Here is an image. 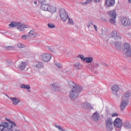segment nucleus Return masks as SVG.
Listing matches in <instances>:
<instances>
[{
  "label": "nucleus",
  "mask_w": 131,
  "mask_h": 131,
  "mask_svg": "<svg viewBox=\"0 0 131 131\" xmlns=\"http://www.w3.org/2000/svg\"><path fill=\"white\" fill-rule=\"evenodd\" d=\"M124 125L125 127H126L127 128H130V124L128 123H125Z\"/></svg>",
  "instance_id": "nucleus-41"
},
{
  "label": "nucleus",
  "mask_w": 131,
  "mask_h": 131,
  "mask_svg": "<svg viewBox=\"0 0 131 131\" xmlns=\"http://www.w3.org/2000/svg\"><path fill=\"white\" fill-rule=\"evenodd\" d=\"M125 54L127 57H131V48L128 50L127 51L125 52Z\"/></svg>",
  "instance_id": "nucleus-35"
},
{
  "label": "nucleus",
  "mask_w": 131,
  "mask_h": 131,
  "mask_svg": "<svg viewBox=\"0 0 131 131\" xmlns=\"http://www.w3.org/2000/svg\"><path fill=\"white\" fill-rule=\"evenodd\" d=\"M26 67V63L23 62L19 64L18 68L20 69V70H24Z\"/></svg>",
  "instance_id": "nucleus-28"
},
{
  "label": "nucleus",
  "mask_w": 131,
  "mask_h": 131,
  "mask_svg": "<svg viewBox=\"0 0 131 131\" xmlns=\"http://www.w3.org/2000/svg\"><path fill=\"white\" fill-rule=\"evenodd\" d=\"M131 96L130 91H126L124 94V97H123L122 102L120 105V109L122 111H123L125 109V107L127 105V99ZM126 98V99H125Z\"/></svg>",
  "instance_id": "nucleus-2"
},
{
  "label": "nucleus",
  "mask_w": 131,
  "mask_h": 131,
  "mask_svg": "<svg viewBox=\"0 0 131 131\" xmlns=\"http://www.w3.org/2000/svg\"><path fill=\"white\" fill-rule=\"evenodd\" d=\"M41 75H43L44 73H41Z\"/></svg>",
  "instance_id": "nucleus-57"
},
{
  "label": "nucleus",
  "mask_w": 131,
  "mask_h": 131,
  "mask_svg": "<svg viewBox=\"0 0 131 131\" xmlns=\"http://www.w3.org/2000/svg\"><path fill=\"white\" fill-rule=\"evenodd\" d=\"M93 0H86L85 2L82 3V5L84 6H88V5H90V4H92L93 3Z\"/></svg>",
  "instance_id": "nucleus-33"
},
{
  "label": "nucleus",
  "mask_w": 131,
  "mask_h": 131,
  "mask_svg": "<svg viewBox=\"0 0 131 131\" xmlns=\"http://www.w3.org/2000/svg\"><path fill=\"white\" fill-rule=\"evenodd\" d=\"M9 99L12 101L13 105H18L20 102V99L18 98L13 97L9 98Z\"/></svg>",
  "instance_id": "nucleus-22"
},
{
  "label": "nucleus",
  "mask_w": 131,
  "mask_h": 131,
  "mask_svg": "<svg viewBox=\"0 0 131 131\" xmlns=\"http://www.w3.org/2000/svg\"><path fill=\"white\" fill-rule=\"evenodd\" d=\"M68 18V24L70 25H74V23L73 22V20L70 18Z\"/></svg>",
  "instance_id": "nucleus-38"
},
{
  "label": "nucleus",
  "mask_w": 131,
  "mask_h": 131,
  "mask_svg": "<svg viewBox=\"0 0 131 131\" xmlns=\"http://www.w3.org/2000/svg\"><path fill=\"white\" fill-rule=\"evenodd\" d=\"M87 27H88V28H90V25H88L87 26Z\"/></svg>",
  "instance_id": "nucleus-56"
},
{
  "label": "nucleus",
  "mask_w": 131,
  "mask_h": 131,
  "mask_svg": "<svg viewBox=\"0 0 131 131\" xmlns=\"http://www.w3.org/2000/svg\"><path fill=\"white\" fill-rule=\"evenodd\" d=\"M48 26L49 28L53 29V28H56V25L53 24V23H49L48 24Z\"/></svg>",
  "instance_id": "nucleus-34"
},
{
  "label": "nucleus",
  "mask_w": 131,
  "mask_h": 131,
  "mask_svg": "<svg viewBox=\"0 0 131 131\" xmlns=\"http://www.w3.org/2000/svg\"><path fill=\"white\" fill-rule=\"evenodd\" d=\"M126 35L128 37H131V33L129 32H128L127 33H126Z\"/></svg>",
  "instance_id": "nucleus-45"
},
{
  "label": "nucleus",
  "mask_w": 131,
  "mask_h": 131,
  "mask_svg": "<svg viewBox=\"0 0 131 131\" xmlns=\"http://www.w3.org/2000/svg\"><path fill=\"white\" fill-rule=\"evenodd\" d=\"M93 26H94V29L96 30V31H98V28H97V26H96V25H94Z\"/></svg>",
  "instance_id": "nucleus-47"
},
{
  "label": "nucleus",
  "mask_w": 131,
  "mask_h": 131,
  "mask_svg": "<svg viewBox=\"0 0 131 131\" xmlns=\"http://www.w3.org/2000/svg\"><path fill=\"white\" fill-rule=\"evenodd\" d=\"M55 64L58 67V68H62V64L59 62H55Z\"/></svg>",
  "instance_id": "nucleus-40"
},
{
  "label": "nucleus",
  "mask_w": 131,
  "mask_h": 131,
  "mask_svg": "<svg viewBox=\"0 0 131 131\" xmlns=\"http://www.w3.org/2000/svg\"><path fill=\"white\" fill-rule=\"evenodd\" d=\"M107 14L111 18L116 19V12H115V10L110 11L107 12Z\"/></svg>",
  "instance_id": "nucleus-20"
},
{
  "label": "nucleus",
  "mask_w": 131,
  "mask_h": 131,
  "mask_svg": "<svg viewBox=\"0 0 131 131\" xmlns=\"http://www.w3.org/2000/svg\"><path fill=\"white\" fill-rule=\"evenodd\" d=\"M94 3H99L101 0H94Z\"/></svg>",
  "instance_id": "nucleus-49"
},
{
  "label": "nucleus",
  "mask_w": 131,
  "mask_h": 131,
  "mask_svg": "<svg viewBox=\"0 0 131 131\" xmlns=\"http://www.w3.org/2000/svg\"><path fill=\"white\" fill-rule=\"evenodd\" d=\"M18 23V22H11L9 25V28H14V27H17Z\"/></svg>",
  "instance_id": "nucleus-27"
},
{
  "label": "nucleus",
  "mask_w": 131,
  "mask_h": 131,
  "mask_svg": "<svg viewBox=\"0 0 131 131\" xmlns=\"http://www.w3.org/2000/svg\"><path fill=\"white\" fill-rule=\"evenodd\" d=\"M52 59V55L50 53H42L41 54V59L43 62H49Z\"/></svg>",
  "instance_id": "nucleus-6"
},
{
  "label": "nucleus",
  "mask_w": 131,
  "mask_h": 131,
  "mask_svg": "<svg viewBox=\"0 0 131 131\" xmlns=\"http://www.w3.org/2000/svg\"><path fill=\"white\" fill-rule=\"evenodd\" d=\"M128 3L131 4V0H128Z\"/></svg>",
  "instance_id": "nucleus-55"
},
{
  "label": "nucleus",
  "mask_w": 131,
  "mask_h": 131,
  "mask_svg": "<svg viewBox=\"0 0 131 131\" xmlns=\"http://www.w3.org/2000/svg\"><path fill=\"white\" fill-rule=\"evenodd\" d=\"M130 48H131L130 45H129V43L127 42L124 43L122 46V50H123V53L125 54Z\"/></svg>",
  "instance_id": "nucleus-16"
},
{
  "label": "nucleus",
  "mask_w": 131,
  "mask_h": 131,
  "mask_svg": "<svg viewBox=\"0 0 131 131\" xmlns=\"http://www.w3.org/2000/svg\"><path fill=\"white\" fill-rule=\"evenodd\" d=\"M55 127H56V128H57L58 129L60 127V125H55Z\"/></svg>",
  "instance_id": "nucleus-50"
},
{
  "label": "nucleus",
  "mask_w": 131,
  "mask_h": 131,
  "mask_svg": "<svg viewBox=\"0 0 131 131\" xmlns=\"http://www.w3.org/2000/svg\"><path fill=\"white\" fill-rule=\"evenodd\" d=\"M68 85H69L70 88H72V89H74V88H80L82 87L80 85H78V84H76L74 82L72 81H70L68 82Z\"/></svg>",
  "instance_id": "nucleus-17"
},
{
  "label": "nucleus",
  "mask_w": 131,
  "mask_h": 131,
  "mask_svg": "<svg viewBox=\"0 0 131 131\" xmlns=\"http://www.w3.org/2000/svg\"><path fill=\"white\" fill-rule=\"evenodd\" d=\"M116 18H111L110 19V20H109L110 23H111V24H113V25H116Z\"/></svg>",
  "instance_id": "nucleus-31"
},
{
  "label": "nucleus",
  "mask_w": 131,
  "mask_h": 131,
  "mask_svg": "<svg viewBox=\"0 0 131 131\" xmlns=\"http://www.w3.org/2000/svg\"><path fill=\"white\" fill-rule=\"evenodd\" d=\"M59 15L62 21H65L68 19V13L64 9L60 10Z\"/></svg>",
  "instance_id": "nucleus-4"
},
{
  "label": "nucleus",
  "mask_w": 131,
  "mask_h": 131,
  "mask_svg": "<svg viewBox=\"0 0 131 131\" xmlns=\"http://www.w3.org/2000/svg\"><path fill=\"white\" fill-rule=\"evenodd\" d=\"M4 127L2 126V124H0V131H3L4 130Z\"/></svg>",
  "instance_id": "nucleus-46"
},
{
  "label": "nucleus",
  "mask_w": 131,
  "mask_h": 131,
  "mask_svg": "<svg viewBox=\"0 0 131 131\" xmlns=\"http://www.w3.org/2000/svg\"><path fill=\"white\" fill-rule=\"evenodd\" d=\"M1 125L3 127V128H9V123L6 122H3L2 123Z\"/></svg>",
  "instance_id": "nucleus-32"
},
{
  "label": "nucleus",
  "mask_w": 131,
  "mask_h": 131,
  "mask_svg": "<svg viewBox=\"0 0 131 131\" xmlns=\"http://www.w3.org/2000/svg\"><path fill=\"white\" fill-rule=\"evenodd\" d=\"M51 89L54 92H61L62 89L59 86L58 83H53L50 84Z\"/></svg>",
  "instance_id": "nucleus-10"
},
{
  "label": "nucleus",
  "mask_w": 131,
  "mask_h": 131,
  "mask_svg": "<svg viewBox=\"0 0 131 131\" xmlns=\"http://www.w3.org/2000/svg\"><path fill=\"white\" fill-rule=\"evenodd\" d=\"M81 106L82 108H84V109H93V108H94V106H93L91 103L88 102L82 103L81 104Z\"/></svg>",
  "instance_id": "nucleus-14"
},
{
  "label": "nucleus",
  "mask_w": 131,
  "mask_h": 131,
  "mask_svg": "<svg viewBox=\"0 0 131 131\" xmlns=\"http://www.w3.org/2000/svg\"><path fill=\"white\" fill-rule=\"evenodd\" d=\"M63 128L61 127H59V128H58V130H61L62 131V129Z\"/></svg>",
  "instance_id": "nucleus-52"
},
{
  "label": "nucleus",
  "mask_w": 131,
  "mask_h": 131,
  "mask_svg": "<svg viewBox=\"0 0 131 131\" xmlns=\"http://www.w3.org/2000/svg\"><path fill=\"white\" fill-rule=\"evenodd\" d=\"M112 91H113V94H115L117 96V92L119 91V86L117 85H114L112 88Z\"/></svg>",
  "instance_id": "nucleus-19"
},
{
  "label": "nucleus",
  "mask_w": 131,
  "mask_h": 131,
  "mask_svg": "<svg viewBox=\"0 0 131 131\" xmlns=\"http://www.w3.org/2000/svg\"><path fill=\"white\" fill-rule=\"evenodd\" d=\"M77 57L79 58V59H81L82 61H84L85 58H84V55L82 54H79Z\"/></svg>",
  "instance_id": "nucleus-36"
},
{
  "label": "nucleus",
  "mask_w": 131,
  "mask_h": 131,
  "mask_svg": "<svg viewBox=\"0 0 131 131\" xmlns=\"http://www.w3.org/2000/svg\"><path fill=\"white\" fill-rule=\"evenodd\" d=\"M6 120L9 122L8 128H7L6 131H13L14 128L17 127V124L15 122L12 121L10 119H6Z\"/></svg>",
  "instance_id": "nucleus-7"
},
{
  "label": "nucleus",
  "mask_w": 131,
  "mask_h": 131,
  "mask_svg": "<svg viewBox=\"0 0 131 131\" xmlns=\"http://www.w3.org/2000/svg\"><path fill=\"white\" fill-rule=\"evenodd\" d=\"M57 11V9H56V7L52 6V5H49L48 6V9L47 10L48 12H50V13H56Z\"/></svg>",
  "instance_id": "nucleus-21"
},
{
  "label": "nucleus",
  "mask_w": 131,
  "mask_h": 131,
  "mask_svg": "<svg viewBox=\"0 0 131 131\" xmlns=\"http://www.w3.org/2000/svg\"><path fill=\"white\" fill-rule=\"evenodd\" d=\"M38 3L41 5H43L47 3V0H38Z\"/></svg>",
  "instance_id": "nucleus-39"
},
{
  "label": "nucleus",
  "mask_w": 131,
  "mask_h": 131,
  "mask_svg": "<svg viewBox=\"0 0 131 131\" xmlns=\"http://www.w3.org/2000/svg\"><path fill=\"white\" fill-rule=\"evenodd\" d=\"M55 127H56V128H57L58 129L60 127V125H55Z\"/></svg>",
  "instance_id": "nucleus-51"
},
{
  "label": "nucleus",
  "mask_w": 131,
  "mask_h": 131,
  "mask_svg": "<svg viewBox=\"0 0 131 131\" xmlns=\"http://www.w3.org/2000/svg\"><path fill=\"white\" fill-rule=\"evenodd\" d=\"M48 49H49V50H50V51H53V50H52V48H51V47H48Z\"/></svg>",
  "instance_id": "nucleus-53"
},
{
  "label": "nucleus",
  "mask_w": 131,
  "mask_h": 131,
  "mask_svg": "<svg viewBox=\"0 0 131 131\" xmlns=\"http://www.w3.org/2000/svg\"><path fill=\"white\" fill-rule=\"evenodd\" d=\"M7 50H13V47L12 46H7L5 47Z\"/></svg>",
  "instance_id": "nucleus-44"
},
{
  "label": "nucleus",
  "mask_w": 131,
  "mask_h": 131,
  "mask_svg": "<svg viewBox=\"0 0 131 131\" xmlns=\"http://www.w3.org/2000/svg\"><path fill=\"white\" fill-rule=\"evenodd\" d=\"M34 4H35V5L36 6V5H37V1H35Z\"/></svg>",
  "instance_id": "nucleus-54"
},
{
  "label": "nucleus",
  "mask_w": 131,
  "mask_h": 131,
  "mask_svg": "<svg viewBox=\"0 0 131 131\" xmlns=\"http://www.w3.org/2000/svg\"><path fill=\"white\" fill-rule=\"evenodd\" d=\"M21 38L22 39H24V40H25V39H27V38H28V36L26 35H24L21 36Z\"/></svg>",
  "instance_id": "nucleus-43"
},
{
  "label": "nucleus",
  "mask_w": 131,
  "mask_h": 131,
  "mask_svg": "<svg viewBox=\"0 0 131 131\" xmlns=\"http://www.w3.org/2000/svg\"><path fill=\"white\" fill-rule=\"evenodd\" d=\"M17 47L19 48V49H24V48H25V45L22 43H18Z\"/></svg>",
  "instance_id": "nucleus-37"
},
{
  "label": "nucleus",
  "mask_w": 131,
  "mask_h": 131,
  "mask_svg": "<svg viewBox=\"0 0 131 131\" xmlns=\"http://www.w3.org/2000/svg\"><path fill=\"white\" fill-rule=\"evenodd\" d=\"M91 24H92V25H94V24H93V23H92Z\"/></svg>",
  "instance_id": "nucleus-58"
},
{
  "label": "nucleus",
  "mask_w": 131,
  "mask_h": 131,
  "mask_svg": "<svg viewBox=\"0 0 131 131\" xmlns=\"http://www.w3.org/2000/svg\"><path fill=\"white\" fill-rule=\"evenodd\" d=\"M34 67L36 69H42L45 68V64L41 62H37Z\"/></svg>",
  "instance_id": "nucleus-18"
},
{
  "label": "nucleus",
  "mask_w": 131,
  "mask_h": 131,
  "mask_svg": "<svg viewBox=\"0 0 131 131\" xmlns=\"http://www.w3.org/2000/svg\"><path fill=\"white\" fill-rule=\"evenodd\" d=\"M103 66H104L105 67H108V64L106 63H102Z\"/></svg>",
  "instance_id": "nucleus-48"
},
{
  "label": "nucleus",
  "mask_w": 131,
  "mask_h": 131,
  "mask_svg": "<svg viewBox=\"0 0 131 131\" xmlns=\"http://www.w3.org/2000/svg\"><path fill=\"white\" fill-rule=\"evenodd\" d=\"M37 35H38V33L34 30H31L27 34L28 38L31 37H32V38H35Z\"/></svg>",
  "instance_id": "nucleus-11"
},
{
  "label": "nucleus",
  "mask_w": 131,
  "mask_h": 131,
  "mask_svg": "<svg viewBox=\"0 0 131 131\" xmlns=\"http://www.w3.org/2000/svg\"><path fill=\"white\" fill-rule=\"evenodd\" d=\"M106 129L108 131H111L114 127L113 120L111 118H108L105 120Z\"/></svg>",
  "instance_id": "nucleus-3"
},
{
  "label": "nucleus",
  "mask_w": 131,
  "mask_h": 131,
  "mask_svg": "<svg viewBox=\"0 0 131 131\" xmlns=\"http://www.w3.org/2000/svg\"><path fill=\"white\" fill-rule=\"evenodd\" d=\"M50 5L47 4V3H44L43 4H41V9L42 11H48V9L49 8V6Z\"/></svg>",
  "instance_id": "nucleus-25"
},
{
  "label": "nucleus",
  "mask_w": 131,
  "mask_h": 131,
  "mask_svg": "<svg viewBox=\"0 0 131 131\" xmlns=\"http://www.w3.org/2000/svg\"><path fill=\"white\" fill-rule=\"evenodd\" d=\"M91 118L93 121H99V120L101 119V117L100 116V114H99V113H98V112L96 111V112L93 114Z\"/></svg>",
  "instance_id": "nucleus-12"
},
{
  "label": "nucleus",
  "mask_w": 131,
  "mask_h": 131,
  "mask_svg": "<svg viewBox=\"0 0 131 131\" xmlns=\"http://www.w3.org/2000/svg\"><path fill=\"white\" fill-rule=\"evenodd\" d=\"M105 5L106 7L111 8V7H114L115 5V0H106Z\"/></svg>",
  "instance_id": "nucleus-15"
},
{
  "label": "nucleus",
  "mask_w": 131,
  "mask_h": 131,
  "mask_svg": "<svg viewBox=\"0 0 131 131\" xmlns=\"http://www.w3.org/2000/svg\"><path fill=\"white\" fill-rule=\"evenodd\" d=\"M120 22L125 27H127V26L130 25V19L128 17H122L120 19Z\"/></svg>",
  "instance_id": "nucleus-5"
},
{
  "label": "nucleus",
  "mask_w": 131,
  "mask_h": 131,
  "mask_svg": "<svg viewBox=\"0 0 131 131\" xmlns=\"http://www.w3.org/2000/svg\"><path fill=\"white\" fill-rule=\"evenodd\" d=\"M84 61L86 63H92L93 62V57H86Z\"/></svg>",
  "instance_id": "nucleus-29"
},
{
  "label": "nucleus",
  "mask_w": 131,
  "mask_h": 131,
  "mask_svg": "<svg viewBox=\"0 0 131 131\" xmlns=\"http://www.w3.org/2000/svg\"><path fill=\"white\" fill-rule=\"evenodd\" d=\"M114 125L118 128L121 127L122 126V120L119 118H117L114 121Z\"/></svg>",
  "instance_id": "nucleus-13"
},
{
  "label": "nucleus",
  "mask_w": 131,
  "mask_h": 131,
  "mask_svg": "<svg viewBox=\"0 0 131 131\" xmlns=\"http://www.w3.org/2000/svg\"><path fill=\"white\" fill-rule=\"evenodd\" d=\"M74 67L77 70H79L82 68V64L77 62L74 63Z\"/></svg>",
  "instance_id": "nucleus-26"
},
{
  "label": "nucleus",
  "mask_w": 131,
  "mask_h": 131,
  "mask_svg": "<svg viewBox=\"0 0 131 131\" xmlns=\"http://www.w3.org/2000/svg\"><path fill=\"white\" fill-rule=\"evenodd\" d=\"M30 27L29 25L19 22L18 23L17 30H19V31L23 32L25 31V28H29Z\"/></svg>",
  "instance_id": "nucleus-9"
},
{
  "label": "nucleus",
  "mask_w": 131,
  "mask_h": 131,
  "mask_svg": "<svg viewBox=\"0 0 131 131\" xmlns=\"http://www.w3.org/2000/svg\"><path fill=\"white\" fill-rule=\"evenodd\" d=\"M82 91V86L72 88L69 93V97L71 100H75L79 95V93Z\"/></svg>",
  "instance_id": "nucleus-1"
},
{
  "label": "nucleus",
  "mask_w": 131,
  "mask_h": 131,
  "mask_svg": "<svg viewBox=\"0 0 131 131\" xmlns=\"http://www.w3.org/2000/svg\"><path fill=\"white\" fill-rule=\"evenodd\" d=\"M99 67V63H95L94 64V66L91 68L92 72H94L95 74L98 73L97 72V68Z\"/></svg>",
  "instance_id": "nucleus-23"
},
{
  "label": "nucleus",
  "mask_w": 131,
  "mask_h": 131,
  "mask_svg": "<svg viewBox=\"0 0 131 131\" xmlns=\"http://www.w3.org/2000/svg\"><path fill=\"white\" fill-rule=\"evenodd\" d=\"M119 115L117 113H114L111 114L112 117H117Z\"/></svg>",
  "instance_id": "nucleus-42"
},
{
  "label": "nucleus",
  "mask_w": 131,
  "mask_h": 131,
  "mask_svg": "<svg viewBox=\"0 0 131 131\" xmlns=\"http://www.w3.org/2000/svg\"><path fill=\"white\" fill-rule=\"evenodd\" d=\"M21 89H26V90H30V86L29 84L26 85L22 84L20 86Z\"/></svg>",
  "instance_id": "nucleus-30"
},
{
  "label": "nucleus",
  "mask_w": 131,
  "mask_h": 131,
  "mask_svg": "<svg viewBox=\"0 0 131 131\" xmlns=\"http://www.w3.org/2000/svg\"><path fill=\"white\" fill-rule=\"evenodd\" d=\"M115 46L116 49L118 50V51H120V50H121V47H122L121 42L119 41H116L115 42Z\"/></svg>",
  "instance_id": "nucleus-24"
},
{
  "label": "nucleus",
  "mask_w": 131,
  "mask_h": 131,
  "mask_svg": "<svg viewBox=\"0 0 131 131\" xmlns=\"http://www.w3.org/2000/svg\"><path fill=\"white\" fill-rule=\"evenodd\" d=\"M111 37L114 38L116 40H118V39H121V35L117 31H113L111 33Z\"/></svg>",
  "instance_id": "nucleus-8"
}]
</instances>
